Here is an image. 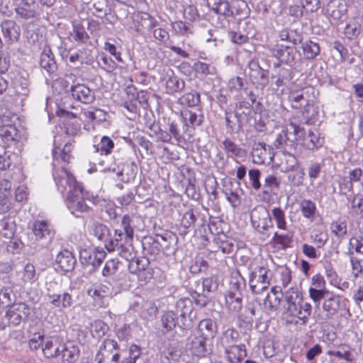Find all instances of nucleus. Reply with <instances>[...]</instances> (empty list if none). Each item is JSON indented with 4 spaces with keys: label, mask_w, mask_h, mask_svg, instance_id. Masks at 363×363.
I'll return each mask as SVG.
<instances>
[{
    "label": "nucleus",
    "mask_w": 363,
    "mask_h": 363,
    "mask_svg": "<svg viewBox=\"0 0 363 363\" xmlns=\"http://www.w3.org/2000/svg\"><path fill=\"white\" fill-rule=\"evenodd\" d=\"M289 101L294 109H301L306 123H313L318 114V108L315 105V96L313 87H307L299 91L291 92Z\"/></svg>",
    "instance_id": "1"
},
{
    "label": "nucleus",
    "mask_w": 363,
    "mask_h": 363,
    "mask_svg": "<svg viewBox=\"0 0 363 363\" xmlns=\"http://www.w3.org/2000/svg\"><path fill=\"white\" fill-rule=\"evenodd\" d=\"M250 221L262 240H266L270 237L269 230L273 228V223L269 211L264 206L258 205L251 211Z\"/></svg>",
    "instance_id": "2"
},
{
    "label": "nucleus",
    "mask_w": 363,
    "mask_h": 363,
    "mask_svg": "<svg viewBox=\"0 0 363 363\" xmlns=\"http://www.w3.org/2000/svg\"><path fill=\"white\" fill-rule=\"evenodd\" d=\"M104 246L108 252L117 251L125 259H131L133 257V246L130 241L125 240L122 230L116 229L113 237L105 241Z\"/></svg>",
    "instance_id": "3"
},
{
    "label": "nucleus",
    "mask_w": 363,
    "mask_h": 363,
    "mask_svg": "<svg viewBox=\"0 0 363 363\" xmlns=\"http://www.w3.org/2000/svg\"><path fill=\"white\" fill-rule=\"evenodd\" d=\"M303 133V128H300L294 122L290 121L285 130H283L277 135L273 143L274 146L277 149H286L287 147H292L295 140L301 139Z\"/></svg>",
    "instance_id": "4"
},
{
    "label": "nucleus",
    "mask_w": 363,
    "mask_h": 363,
    "mask_svg": "<svg viewBox=\"0 0 363 363\" xmlns=\"http://www.w3.org/2000/svg\"><path fill=\"white\" fill-rule=\"evenodd\" d=\"M311 306L303 300L294 302L287 306L284 315L287 323H298V320H303L305 324L306 320L311 315Z\"/></svg>",
    "instance_id": "5"
},
{
    "label": "nucleus",
    "mask_w": 363,
    "mask_h": 363,
    "mask_svg": "<svg viewBox=\"0 0 363 363\" xmlns=\"http://www.w3.org/2000/svg\"><path fill=\"white\" fill-rule=\"evenodd\" d=\"M85 199L94 201V196H89L88 192H84L82 186L75 189L74 191H68L67 206L72 213L75 211L87 212L89 207L85 203Z\"/></svg>",
    "instance_id": "6"
},
{
    "label": "nucleus",
    "mask_w": 363,
    "mask_h": 363,
    "mask_svg": "<svg viewBox=\"0 0 363 363\" xmlns=\"http://www.w3.org/2000/svg\"><path fill=\"white\" fill-rule=\"evenodd\" d=\"M53 177L58 190L62 193H64L67 189L68 191H74L75 189L82 187L74 175L63 167L55 169Z\"/></svg>",
    "instance_id": "7"
},
{
    "label": "nucleus",
    "mask_w": 363,
    "mask_h": 363,
    "mask_svg": "<svg viewBox=\"0 0 363 363\" xmlns=\"http://www.w3.org/2000/svg\"><path fill=\"white\" fill-rule=\"evenodd\" d=\"M268 272L269 269L267 268L258 267L250 273V287L253 294H261L269 288Z\"/></svg>",
    "instance_id": "8"
},
{
    "label": "nucleus",
    "mask_w": 363,
    "mask_h": 363,
    "mask_svg": "<svg viewBox=\"0 0 363 363\" xmlns=\"http://www.w3.org/2000/svg\"><path fill=\"white\" fill-rule=\"evenodd\" d=\"M249 77L257 88L264 89L269 83V71L262 68L259 62L252 60L248 63Z\"/></svg>",
    "instance_id": "9"
},
{
    "label": "nucleus",
    "mask_w": 363,
    "mask_h": 363,
    "mask_svg": "<svg viewBox=\"0 0 363 363\" xmlns=\"http://www.w3.org/2000/svg\"><path fill=\"white\" fill-rule=\"evenodd\" d=\"M207 340L208 339L194 332L187 338L186 345V350L193 356L197 357H206L208 354L206 343Z\"/></svg>",
    "instance_id": "10"
},
{
    "label": "nucleus",
    "mask_w": 363,
    "mask_h": 363,
    "mask_svg": "<svg viewBox=\"0 0 363 363\" xmlns=\"http://www.w3.org/2000/svg\"><path fill=\"white\" fill-rule=\"evenodd\" d=\"M0 26L3 37L8 44L12 45L19 40L21 29L14 20L4 19L1 21Z\"/></svg>",
    "instance_id": "11"
},
{
    "label": "nucleus",
    "mask_w": 363,
    "mask_h": 363,
    "mask_svg": "<svg viewBox=\"0 0 363 363\" xmlns=\"http://www.w3.org/2000/svg\"><path fill=\"white\" fill-rule=\"evenodd\" d=\"M134 21L133 29L138 33H143L145 30L150 31L158 25L157 21L149 13L138 12L133 16Z\"/></svg>",
    "instance_id": "12"
},
{
    "label": "nucleus",
    "mask_w": 363,
    "mask_h": 363,
    "mask_svg": "<svg viewBox=\"0 0 363 363\" xmlns=\"http://www.w3.org/2000/svg\"><path fill=\"white\" fill-rule=\"evenodd\" d=\"M17 17L23 20L38 18L40 13L39 6L35 0H30L14 6Z\"/></svg>",
    "instance_id": "13"
},
{
    "label": "nucleus",
    "mask_w": 363,
    "mask_h": 363,
    "mask_svg": "<svg viewBox=\"0 0 363 363\" xmlns=\"http://www.w3.org/2000/svg\"><path fill=\"white\" fill-rule=\"evenodd\" d=\"M273 55L278 58L282 63L289 65L291 67L295 66L301 60L300 54L295 48L283 46L276 49Z\"/></svg>",
    "instance_id": "14"
},
{
    "label": "nucleus",
    "mask_w": 363,
    "mask_h": 363,
    "mask_svg": "<svg viewBox=\"0 0 363 363\" xmlns=\"http://www.w3.org/2000/svg\"><path fill=\"white\" fill-rule=\"evenodd\" d=\"M106 257V252L98 248L84 249L79 252V259L82 264L91 265L94 269L101 265Z\"/></svg>",
    "instance_id": "15"
},
{
    "label": "nucleus",
    "mask_w": 363,
    "mask_h": 363,
    "mask_svg": "<svg viewBox=\"0 0 363 363\" xmlns=\"http://www.w3.org/2000/svg\"><path fill=\"white\" fill-rule=\"evenodd\" d=\"M209 7L217 14L230 17L238 14L234 4L230 5L227 0H208Z\"/></svg>",
    "instance_id": "16"
},
{
    "label": "nucleus",
    "mask_w": 363,
    "mask_h": 363,
    "mask_svg": "<svg viewBox=\"0 0 363 363\" xmlns=\"http://www.w3.org/2000/svg\"><path fill=\"white\" fill-rule=\"evenodd\" d=\"M18 138V130L15 125L7 123L0 125V147L5 148L13 143Z\"/></svg>",
    "instance_id": "17"
},
{
    "label": "nucleus",
    "mask_w": 363,
    "mask_h": 363,
    "mask_svg": "<svg viewBox=\"0 0 363 363\" xmlns=\"http://www.w3.org/2000/svg\"><path fill=\"white\" fill-rule=\"evenodd\" d=\"M70 91L74 99L84 104H90L94 99V93L83 84H77L70 87Z\"/></svg>",
    "instance_id": "18"
},
{
    "label": "nucleus",
    "mask_w": 363,
    "mask_h": 363,
    "mask_svg": "<svg viewBox=\"0 0 363 363\" xmlns=\"http://www.w3.org/2000/svg\"><path fill=\"white\" fill-rule=\"evenodd\" d=\"M298 140H301L303 146L310 150L318 149L324 142L323 138L320 137L317 130H310L307 135L305 134L303 130V136Z\"/></svg>",
    "instance_id": "19"
},
{
    "label": "nucleus",
    "mask_w": 363,
    "mask_h": 363,
    "mask_svg": "<svg viewBox=\"0 0 363 363\" xmlns=\"http://www.w3.org/2000/svg\"><path fill=\"white\" fill-rule=\"evenodd\" d=\"M184 121L183 127H198L200 126L204 119L201 109L196 108L194 110H187L182 113Z\"/></svg>",
    "instance_id": "20"
},
{
    "label": "nucleus",
    "mask_w": 363,
    "mask_h": 363,
    "mask_svg": "<svg viewBox=\"0 0 363 363\" xmlns=\"http://www.w3.org/2000/svg\"><path fill=\"white\" fill-rule=\"evenodd\" d=\"M165 80V90L169 94H174L177 92L182 91L185 87L184 81L179 77L174 74L173 72H167Z\"/></svg>",
    "instance_id": "21"
},
{
    "label": "nucleus",
    "mask_w": 363,
    "mask_h": 363,
    "mask_svg": "<svg viewBox=\"0 0 363 363\" xmlns=\"http://www.w3.org/2000/svg\"><path fill=\"white\" fill-rule=\"evenodd\" d=\"M33 232L37 240L43 241L42 245H46L52 240V233L47 223L43 220H38L34 223Z\"/></svg>",
    "instance_id": "22"
},
{
    "label": "nucleus",
    "mask_w": 363,
    "mask_h": 363,
    "mask_svg": "<svg viewBox=\"0 0 363 363\" xmlns=\"http://www.w3.org/2000/svg\"><path fill=\"white\" fill-rule=\"evenodd\" d=\"M56 264L64 272H71L74 269L76 259L72 253L68 250L60 252L55 259Z\"/></svg>",
    "instance_id": "23"
},
{
    "label": "nucleus",
    "mask_w": 363,
    "mask_h": 363,
    "mask_svg": "<svg viewBox=\"0 0 363 363\" xmlns=\"http://www.w3.org/2000/svg\"><path fill=\"white\" fill-rule=\"evenodd\" d=\"M347 7L344 0H330L327 5V13L335 20L340 19L347 12Z\"/></svg>",
    "instance_id": "24"
},
{
    "label": "nucleus",
    "mask_w": 363,
    "mask_h": 363,
    "mask_svg": "<svg viewBox=\"0 0 363 363\" xmlns=\"http://www.w3.org/2000/svg\"><path fill=\"white\" fill-rule=\"evenodd\" d=\"M216 331L217 327L216 323L210 318H206L199 322L197 330L194 333L206 339H209L215 336Z\"/></svg>",
    "instance_id": "25"
},
{
    "label": "nucleus",
    "mask_w": 363,
    "mask_h": 363,
    "mask_svg": "<svg viewBox=\"0 0 363 363\" xmlns=\"http://www.w3.org/2000/svg\"><path fill=\"white\" fill-rule=\"evenodd\" d=\"M219 282L218 279L216 276H211L203 279L197 284L196 293L198 294H203L206 296L207 294L216 291L218 288Z\"/></svg>",
    "instance_id": "26"
},
{
    "label": "nucleus",
    "mask_w": 363,
    "mask_h": 363,
    "mask_svg": "<svg viewBox=\"0 0 363 363\" xmlns=\"http://www.w3.org/2000/svg\"><path fill=\"white\" fill-rule=\"evenodd\" d=\"M40 65L48 73H54L57 70V64L50 48H44L40 55Z\"/></svg>",
    "instance_id": "27"
},
{
    "label": "nucleus",
    "mask_w": 363,
    "mask_h": 363,
    "mask_svg": "<svg viewBox=\"0 0 363 363\" xmlns=\"http://www.w3.org/2000/svg\"><path fill=\"white\" fill-rule=\"evenodd\" d=\"M48 298L50 303L56 308H67L73 303L72 296L67 292L62 294H49Z\"/></svg>",
    "instance_id": "28"
},
{
    "label": "nucleus",
    "mask_w": 363,
    "mask_h": 363,
    "mask_svg": "<svg viewBox=\"0 0 363 363\" xmlns=\"http://www.w3.org/2000/svg\"><path fill=\"white\" fill-rule=\"evenodd\" d=\"M252 111V104L247 101H240L235 104V117L239 127H241L244 121L247 120L248 116Z\"/></svg>",
    "instance_id": "29"
},
{
    "label": "nucleus",
    "mask_w": 363,
    "mask_h": 363,
    "mask_svg": "<svg viewBox=\"0 0 363 363\" xmlns=\"http://www.w3.org/2000/svg\"><path fill=\"white\" fill-rule=\"evenodd\" d=\"M129 261L128 270L131 274L147 270L150 266V261L145 257H135V252L133 250V255L131 259H125Z\"/></svg>",
    "instance_id": "30"
},
{
    "label": "nucleus",
    "mask_w": 363,
    "mask_h": 363,
    "mask_svg": "<svg viewBox=\"0 0 363 363\" xmlns=\"http://www.w3.org/2000/svg\"><path fill=\"white\" fill-rule=\"evenodd\" d=\"M240 334L236 330L228 329L223 333L220 340L221 345L225 350L238 346L241 344L240 343Z\"/></svg>",
    "instance_id": "31"
},
{
    "label": "nucleus",
    "mask_w": 363,
    "mask_h": 363,
    "mask_svg": "<svg viewBox=\"0 0 363 363\" xmlns=\"http://www.w3.org/2000/svg\"><path fill=\"white\" fill-rule=\"evenodd\" d=\"M225 352L228 360L230 363H239L247 356V351L244 344L234 346L225 350Z\"/></svg>",
    "instance_id": "32"
},
{
    "label": "nucleus",
    "mask_w": 363,
    "mask_h": 363,
    "mask_svg": "<svg viewBox=\"0 0 363 363\" xmlns=\"http://www.w3.org/2000/svg\"><path fill=\"white\" fill-rule=\"evenodd\" d=\"M121 227L123 234L124 238L127 241L132 242L134 238V217L128 214L124 215L122 218Z\"/></svg>",
    "instance_id": "33"
},
{
    "label": "nucleus",
    "mask_w": 363,
    "mask_h": 363,
    "mask_svg": "<svg viewBox=\"0 0 363 363\" xmlns=\"http://www.w3.org/2000/svg\"><path fill=\"white\" fill-rule=\"evenodd\" d=\"M340 297L338 296H333L325 299L323 304V309L325 312V317L327 319L330 318L333 315L337 313L340 308Z\"/></svg>",
    "instance_id": "34"
},
{
    "label": "nucleus",
    "mask_w": 363,
    "mask_h": 363,
    "mask_svg": "<svg viewBox=\"0 0 363 363\" xmlns=\"http://www.w3.org/2000/svg\"><path fill=\"white\" fill-rule=\"evenodd\" d=\"M114 353L120 354V350L117 342L111 339H106L100 346L99 350L96 353V356H112Z\"/></svg>",
    "instance_id": "35"
},
{
    "label": "nucleus",
    "mask_w": 363,
    "mask_h": 363,
    "mask_svg": "<svg viewBox=\"0 0 363 363\" xmlns=\"http://www.w3.org/2000/svg\"><path fill=\"white\" fill-rule=\"evenodd\" d=\"M111 294L110 287L104 284L94 286L87 289V294L95 301H101L102 298L109 296Z\"/></svg>",
    "instance_id": "36"
},
{
    "label": "nucleus",
    "mask_w": 363,
    "mask_h": 363,
    "mask_svg": "<svg viewBox=\"0 0 363 363\" xmlns=\"http://www.w3.org/2000/svg\"><path fill=\"white\" fill-rule=\"evenodd\" d=\"M38 279L36 271L34 265L28 263L25 265L23 271L21 272V285L26 286L28 284H33Z\"/></svg>",
    "instance_id": "37"
},
{
    "label": "nucleus",
    "mask_w": 363,
    "mask_h": 363,
    "mask_svg": "<svg viewBox=\"0 0 363 363\" xmlns=\"http://www.w3.org/2000/svg\"><path fill=\"white\" fill-rule=\"evenodd\" d=\"M79 350L75 346L69 344V345H62L60 353L61 359L64 362L72 363L78 357Z\"/></svg>",
    "instance_id": "38"
},
{
    "label": "nucleus",
    "mask_w": 363,
    "mask_h": 363,
    "mask_svg": "<svg viewBox=\"0 0 363 363\" xmlns=\"http://www.w3.org/2000/svg\"><path fill=\"white\" fill-rule=\"evenodd\" d=\"M302 50L304 58L311 60L315 59L320 54V48L318 43L306 40L302 44Z\"/></svg>",
    "instance_id": "39"
},
{
    "label": "nucleus",
    "mask_w": 363,
    "mask_h": 363,
    "mask_svg": "<svg viewBox=\"0 0 363 363\" xmlns=\"http://www.w3.org/2000/svg\"><path fill=\"white\" fill-rule=\"evenodd\" d=\"M200 101V94L196 91L184 94L177 100L179 104L187 107H197Z\"/></svg>",
    "instance_id": "40"
},
{
    "label": "nucleus",
    "mask_w": 363,
    "mask_h": 363,
    "mask_svg": "<svg viewBox=\"0 0 363 363\" xmlns=\"http://www.w3.org/2000/svg\"><path fill=\"white\" fill-rule=\"evenodd\" d=\"M71 150L72 145L70 143H66L63 148L55 147L52 150V157L55 162H60V160L64 162H69L71 158Z\"/></svg>",
    "instance_id": "41"
},
{
    "label": "nucleus",
    "mask_w": 363,
    "mask_h": 363,
    "mask_svg": "<svg viewBox=\"0 0 363 363\" xmlns=\"http://www.w3.org/2000/svg\"><path fill=\"white\" fill-rule=\"evenodd\" d=\"M109 328L104 321L97 320L91 324L90 332L93 337L100 339L108 332Z\"/></svg>",
    "instance_id": "42"
},
{
    "label": "nucleus",
    "mask_w": 363,
    "mask_h": 363,
    "mask_svg": "<svg viewBox=\"0 0 363 363\" xmlns=\"http://www.w3.org/2000/svg\"><path fill=\"white\" fill-rule=\"evenodd\" d=\"M281 40H286L292 43L294 45L302 42L303 37L301 33L296 30L290 29H283L279 32V35Z\"/></svg>",
    "instance_id": "43"
},
{
    "label": "nucleus",
    "mask_w": 363,
    "mask_h": 363,
    "mask_svg": "<svg viewBox=\"0 0 363 363\" xmlns=\"http://www.w3.org/2000/svg\"><path fill=\"white\" fill-rule=\"evenodd\" d=\"M57 341H48L43 347L44 355L48 358L58 357L62 347Z\"/></svg>",
    "instance_id": "44"
},
{
    "label": "nucleus",
    "mask_w": 363,
    "mask_h": 363,
    "mask_svg": "<svg viewBox=\"0 0 363 363\" xmlns=\"http://www.w3.org/2000/svg\"><path fill=\"white\" fill-rule=\"evenodd\" d=\"M114 147L113 141L108 136H103L99 143L94 145V147L97 152L101 155H109Z\"/></svg>",
    "instance_id": "45"
},
{
    "label": "nucleus",
    "mask_w": 363,
    "mask_h": 363,
    "mask_svg": "<svg viewBox=\"0 0 363 363\" xmlns=\"http://www.w3.org/2000/svg\"><path fill=\"white\" fill-rule=\"evenodd\" d=\"M298 163V160L294 155L283 152V157L281 160V172H288L293 170Z\"/></svg>",
    "instance_id": "46"
},
{
    "label": "nucleus",
    "mask_w": 363,
    "mask_h": 363,
    "mask_svg": "<svg viewBox=\"0 0 363 363\" xmlns=\"http://www.w3.org/2000/svg\"><path fill=\"white\" fill-rule=\"evenodd\" d=\"M222 144L225 152L228 154H230V156L242 157L245 154V151L242 148L240 147L229 138L225 139Z\"/></svg>",
    "instance_id": "47"
},
{
    "label": "nucleus",
    "mask_w": 363,
    "mask_h": 363,
    "mask_svg": "<svg viewBox=\"0 0 363 363\" xmlns=\"http://www.w3.org/2000/svg\"><path fill=\"white\" fill-rule=\"evenodd\" d=\"M70 35L74 41L80 43H86L89 38L84 26L79 23L73 25V30Z\"/></svg>",
    "instance_id": "48"
},
{
    "label": "nucleus",
    "mask_w": 363,
    "mask_h": 363,
    "mask_svg": "<svg viewBox=\"0 0 363 363\" xmlns=\"http://www.w3.org/2000/svg\"><path fill=\"white\" fill-rule=\"evenodd\" d=\"M162 326L166 332L174 328L178 323L177 316L173 311L164 313L161 319Z\"/></svg>",
    "instance_id": "49"
},
{
    "label": "nucleus",
    "mask_w": 363,
    "mask_h": 363,
    "mask_svg": "<svg viewBox=\"0 0 363 363\" xmlns=\"http://www.w3.org/2000/svg\"><path fill=\"white\" fill-rule=\"evenodd\" d=\"M330 229L335 236L342 238L347 232V222L342 219L333 221L330 225Z\"/></svg>",
    "instance_id": "50"
},
{
    "label": "nucleus",
    "mask_w": 363,
    "mask_h": 363,
    "mask_svg": "<svg viewBox=\"0 0 363 363\" xmlns=\"http://www.w3.org/2000/svg\"><path fill=\"white\" fill-rule=\"evenodd\" d=\"M177 312H180V315L185 318L192 311L193 304L190 298H180L176 305Z\"/></svg>",
    "instance_id": "51"
},
{
    "label": "nucleus",
    "mask_w": 363,
    "mask_h": 363,
    "mask_svg": "<svg viewBox=\"0 0 363 363\" xmlns=\"http://www.w3.org/2000/svg\"><path fill=\"white\" fill-rule=\"evenodd\" d=\"M272 216L276 222L277 226L279 229L283 230H287V225L286 221L285 213L284 211L277 207L274 208L272 210Z\"/></svg>",
    "instance_id": "52"
},
{
    "label": "nucleus",
    "mask_w": 363,
    "mask_h": 363,
    "mask_svg": "<svg viewBox=\"0 0 363 363\" xmlns=\"http://www.w3.org/2000/svg\"><path fill=\"white\" fill-rule=\"evenodd\" d=\"M172 26L173 30L179 35L189 36L193 34L192 26L189 23L179 21L172 23Z\"/></svg>",
    "instance_id": "53"
},
{
    "label": "nucleus",
    "mask_w": 363,
    "mask_h": 363,
    "mask_svg": "<svg viewBox=\"0 0 363 363\" xmlns=\"http://www.w3.org/2000/svg\"><path fill=\"white\" fill-rule=\"evenodd\" d=\"M280 186V181L274 175H269L264 179V194H269Z\"/></svg>",
    "instance_id": "54"
},
{
    "label": "nucleus",
    "mask_w": 363,
    "mask_h": 363,
    "mask_svg": "<svg viewBox=\"0 0 363 363\" xmlns=\"http://www.w3.org/2000/svg\"><path fill=\"white\" fill-rule=\"evenodd\" d=\"M15 296L9 287H4L0 291V305L3 307L9 306L14 301Z\"/></svg>",
    "instance_id": "55"
},
{
    "label": "nucleus",
    "mask_w": 363,
    "mask_h": 363,
    "mask_svg": "<svg viewBox=\"0 0 363 363\" xmlns=\"http://www.w3.org/2000/svg\"><path fill=\"white\" fill-rule=\"evenodd\" d=\"M301 210L305 218H310L313 217L315 213V204L311 200L304 199L301 203Z\"/></svg>",
    "instance_id": "56"
},
{
    "label": "nucleus",
    "mask_w": 363,
    "mask_h": 363,
    "mask_svg": "<svg viewBox=\"0 0 363 363\" xmlns=\"http://www.w3.org/2000/svg\"><path fill=\"white\" fill-rule=\"evenodd\" d=\"M1 230L0 233L3 237L7 239H11L13 237L15 233V225L13 222H9L6 219H4L0 223Z\"/></svg>",
    "instance_id": "57"
},
{
    "label": "nucleus",
    "mask_w": 363,
    "mask_h": 363,
    "mask_svg": "<svg viewBox=\"0 0 363 363\" xmlns=\"http://www.w3.org/2000/svg\"><path fill=\"white\" fill-rule=\"evenodd\" d=\"M93 234L99 240L105 242V239L109 235V229L106 225L96 223L93 226Z\"/></svg>",
    "instance_id": "58"
},
{
    "label": "nucleus",
    "mask_w": 363,
    "mask_h": 363,
    "mask_svg": "<svg viewBox=\"0 0 363 363\" xmlns=\"http://www.w3.org/2000/svg\"><path fill=\"white\" fill-rule=\"evenodd\" d=\"M119 261L118 259H111L108 260L103 269L102 274L104 277H108L114 274L118 268Z\"/></svg>",
    "instance_id": "59"
},
{
    "label": "nucleus",
    "mask_w": 363,
    "mask_h": 363,
    "mask_svg": "<svg viewBox=\"0 0 363 363\" xmlns=\"http://www.w3.org/2000/svg\"><path fill=\"white\" fill-rule=\"evenodd\" d=\"M243 87L244 79L240 77L231 78L228 82V89L231 93L239 92Z\"/></svg>",
    "instance_id": "60"
},
{
    "label": "nucleus",
    "mask_w": 363,
    "mask_h": 363,
    "mask_svg": "<svg viewBox=\"0 0 363 363\" xmlns=\"http://www.w3.org/2000/svg\"><path fill=\"white\" fill-rule=\"evenodd\" d=\"M363 172L361 168H355L349 172L350 181L345 184V189L351 190L352 189V183L357 182L361 179Z\"/></svg>",
    "instance_id": "61"
},
{
    "label": "nucleus",
    "mask_w": 363,
    "mask_h": 363,
    "mask_svg": "<svg viewBox=\"0 0 363 363\" xmlns=\"http://www.w3.org/2000/svg\"><path fill=\"white\" fill-rule=\"evenodd\" d=\"M328 354L344 359L348 362H351L353 359L352 354L347 350H345V347H340L337 350H328Z\"/></svg>",
    "instance_id": "62"
},
{
    "label": "nucleus",
    "mask_w": 363,
    "mask_h": 363,
    "mask_svg": "<svg viewBox=\"0 0 363 363\" xmlns=\"http://www.w3.org/2000/svg\"><path fill=\"white\" fill-rule=\"evenodd\" d=\"M11 308L19 315L22 320L26 319L30 313V308L24 303H15Z\"/></svg>",
    "instance_id": "63"
},
{
    "label": "nucleus",
    "mask_w": 363,
    "mask_h": 363,
    "mask_svg": "<svg viewBox=\"0 0 363 363\" xmlns=\"http://www.w3.org/2000/svg\"><path fill=\"white\" fill-rule=\"evenodd\" d=\"M129 356L124 357L123 363H135L136 359L140 356V348L135 345H133L129 349Z\"/></svg>",
    "instance_id": "64"
}]
</instances>
